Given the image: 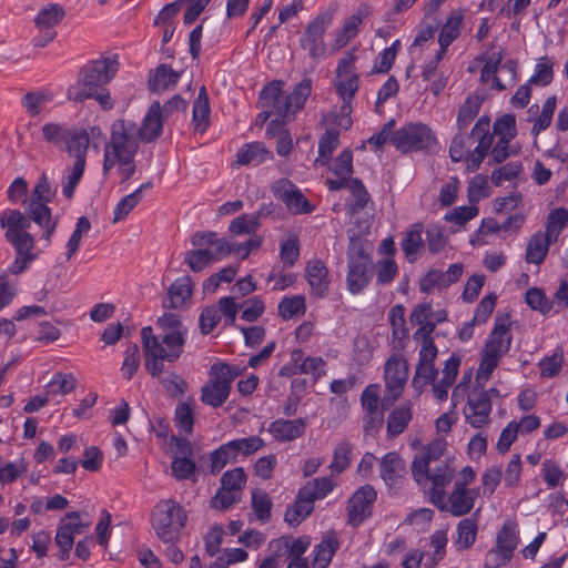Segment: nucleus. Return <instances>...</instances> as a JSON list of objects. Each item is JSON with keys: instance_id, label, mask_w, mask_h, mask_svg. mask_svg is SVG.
Instances as JSON below:
<instances>
[{"instance_id": "nucleus-49", "label": "nucleus", "mask_w": 568, "mask_h": 568, "mask_svg": "<svg viewBox=\"0 0 568 568\" xmlns=\"http://www.w3.org/2000/svg\"><path fill=\"white\" fill-rule=\"evenodd\" d=\"M77 387V378L71 373H55L47 385V394L67 395Z\"/></svg>"}, {"instance_id": "nucleus-26", "label": "nucleus", "mask_w": 568, "mask_h": 568, "mask_svg": "<svg viewBox=\"0 0 568 568\" xmlns=\"http://www.w3.org/2000/svg\"><path fill=\"white\" fill-rule=\"evenodd\" d=\"M235 164L257 166L273 160V153L263 142H248L243 144L235 154Z\"/></svg>"}, {"instance_id": "nucleus-1", "label": "nucleus", "mask_w": 568, "mask_h": 568, "mask_svg": "<svg viewBox=\"0 0 568 568\" xmlns=\"http://www.w3.org/2000/svg\"><path fill=\"white\" fill-rule=\"evenodd\" d=\"M27 214L19 210L7 209L0 215V226L4 230L6 241L14 248L16 257L8 271L12 275H19L27 271L30 264L38 258L34 252L36 240L28 230L33 221L42 229V239L50 244L51 236L55 232L58 217H53L48 203L27 201Z\"/></svg>"}, {"instance_id": "nucleus-8", "label": "nucleus", "mask_w": 568, "mask_h": 568, "mask_svg": "<svg viewBox=\"0 0 568 568\" xmlns=\"http://www.w3.org/2000/svg\"><path fill=\"white\" fill-rule=\"evenodd\" d=\"M390 142L403 152L425 151L436 144V136L426 124L408 123L393 132Z\"/></svg>"}, {"instance_id": "nucleus-2", "label": "nucleus", "mask_w": 568, "mask_h": 568, "mask_svg": "<svg viewBox=\"0 0 568 568\" xmlns=\"http://www.w3.org/2000/svg\"><path fill=\"white\" fill-rule=\"evenodd\" d=\"M158 325L164 329H171L161 339L153 334L151 326H145L141 331L144 366L153 377H159L163 373L164 361L173 363L180 358L187 336V328L182 325L180 316L174 313H165L160 316Z\"/></svg>"}, {"instance_id": "nucleus-32", "label": "nucleus", "mask_w": 568, "mask_h": 568, "mask_svg": "<svg viewBox=\"0 0 568 568\" xmlns=\"http://www.w3.org/2000/svg\"><path fill=\"white\" fill-rule=\"evenodd\" d=\"M68 153L75 158L73 165L85 166L90 136L85 130H72L65 140Z\"/></svg>"}, {"instance_id": "nucleus-43", "label": "nucleus", "mask_w": 568, "mask_h": 568, "mask_svg": "<svg viewBox=\"0 0 568 568\" xmlns=\"http://www.w3.org/2000/svg\"><path fill=\"white\" fill-rule=\"evenodd\" d=\"M339 145V130L331 129L327 130L318 141V158L315 160V164L328 165L333 152Z\"/></svg>"}, {"instance_id": "nucleus-42", "label": "nucleus", "mask_w": 568, "mask_h": 568, "mask_svg": "<svg viewBox=\"0 0 568 568\" xmlns=\"http://www.w3.org/2000/svg\"><path fill=\"white\" fill-rule=\"evenodd\" d=\"M152 183L146 182L140 185L134 192L124 196L114 209L113 222H119L128 216V214L140 203L143 192L152 189Z\"/></svg>"}, {"instance_id": "nucleus-57", "label": "nucleus", "mask_w": 568, "mask_h": 568, "mask_svg": "<svg viewBox=\"0 0 568 568\" xmlns=\"http://www.w3.org/2000/svg\"><path fill=\"white\" fill-rule=\"evenodd\" d=\"M422 234H423V225L415 224L404 235V237L400 242V246L407 257L416 255L418 253V251L420 250V247L424 245V240L422 237Z\"/></svg>"}, {"instance_id": "nucleus-18", "label": "nucleus", "mask_w": 568, "mask_h": 568, "mask_svg": "<svg viewBox=\"0 0 568 568\" xmlns=\"http://www.w3.org/2000/svg\"><path fill=\"white\" fill-rule=\"evenodd\" d=\"M272 192L293 214H310L314 211V205L311 204L295 184L286 179L276 181L272 185Z\"/></svg>"}, {"instance_id": "nucleus-16", "label": "nucleus", "mask_w": 568, "mask_h": 568, "mask_svg": "<svg viewBox=\"0 0 568 568\" xmlns=\"http://www.w3.org/2000/svg\"><path fill=\"white\" fill-rule=\"evenodd\" d=\"M493 409L491 400L485 386H475L467 396V405L464 408L466 422L475 428H480L489 424Z\"/></svg>"}, {"instance_id": "nucleus-27", "label": "nucleus", "mask_w": 568, "mask_h": 568, "mask_svg": "<svg viewBox=\"0 0 568 568\" xmlns=\"http://www.w3.org/2000/svg\"><path fill=\"white\" fill-rule=\"evenodd\" d=\"M460 366V358L453 354L444 365L442 378L432 384V392L436 399L444 402L448 398V390L454 384Z\"/></svg>"}, {"instance_id": "nucleus-5", "label": "nucleus", "mask_w": 568, "mask_h": 568, "mask_svg": "<svg viewBox=\"0 0 568 568\" xmlns=\"http://www.w3.org/2000/svg\"><path fill=\"white\" fill-rule=\"evenodd\" d=\"M118 70L119 62L115 58H100L87 62L80 69L77 82L68 88V100L74 102L89 100L95 94V89L105 88Z\"/></svg>"}, {"instance_id": "nucleus-35", "label": "nucleus", "mask_w": 568, "mask_h": 568, "mask_svg": "<svg viewBox=\"0 0 568 568\" xmlns=\"http://www.w3.org/2000/svg\"><path fill=\"white\" fill-rule=\"evenodd\" d=\"M65 11L58 3H49L43 7L34 18V24L40 32L54 31L53 29L64 18Z\"/></svg>"}, {"instance_id": "nucleus-54", "label": "nucleus", "mask_w": 568, "mask_h": 568, "mask_svg": "<svg viewBox=\"0 0 568 568\" xmlns=\"http://www.w3.org/2000/svg\"><path fill=\"white\" fill-rule=\"evenodd\" d=\"M554 62L549 57H542L535 65L534 74L529 78L528 83L546 87L554 79Z\"/></svg>"}, {"instance_id": "nucleus-24", "label": "nucleus", "mask_w": 568, "mask_h": 568, "mask_svg": "<svg viewBox=\"0 0 568 568\" xmlns=\"http://www.w3.org/2000/svg\"><path fill=\"white\" fill-rule=\"evenodd\" d=\"M305 429L306 423L303 418H277L268 425L267 432L276 442L288 443L302 437Z\"/></svg>"}, {"instance_id": "nucleus-7", "label": "nucleus", "mask_w": 568, "mask_h": 568, "mask_svg": "<svg viewBox=\"0 0 568 568\" xmlns=\"http://www.w3.org/2000/svg\"><path fill=\"white\" fill-rule=\"evenodd\" d=\"M243 372L237 365L214 363L209 371V382L201 387V400L213 408L221 407L229 398L232 383Z\"/></svg>"}, {"instance_id": "nucleus-61", "label": "nucleus", "mask_w": 568, "mask_h": 568, "mask_svg": "<svg viewBox=\"0 0 568 568\" xmlns=\"http://www.w3.org/2000/svg\"><path fill=\"white\" fill-rule=\"evenodd\" d=\"M376 272V284L387 285L394 281L398 273V266L394 258H383L373 264V270Z\"/></svg>"}, {"instance_id": "nucleus-64", "label": "nucleus", "mask_w": 568, "mask_h": 568, "mask_svg": "<svg viewBox=\"0 0 568 568\" xmlns=\"http://www.w3.org/2000/svg\"><path fill=\"white\" fill-rule=\"evenodd\" d=\"M542 478L549 489L557 487L564 479L565 473L560 465L552 459H545L541 464Z\"/></svg>"}, {"instance_id": "nucleus-56", "label": "nucleus", "mask_w": 568, "mask_h": 568, "mask_svg": "<svg viewBox=\"0 0 568 568\" xmlns=\"http://www.w3.org/2000/svg\"><path fill=\"white\" fill-rule=\"evenodd\" d=\"M91 229V223L87 216L78 219L75 229L67 243V260L70 261L78 252L83 235H87Z\"/></svg>"}, {"instance_id": "nucleus-19", "label": "nucleus", "mask_w": 568, "mask_h": 568, "mask_svg": "<svg viewBox=\"0 0 568 568\" xmlns=\"http://www.w3.org/2000/svg\"><path fill=\"white\" fill-rule=\"evenodd\" d=\"M191 244L194 247L205 246L206 251L211 253V260L214 263L224 260L233 252L231 242L225 237H219L217 233L213 231L195 232L191 236Z\"/></svg>"}, {"instance_id": "nucleus-60", "label": "nucleus", "mask_w": 568, "mask_h": 568, "mask_svg": "<svg viewBox=\"0 0 568 568\" xmlns=\"http://www.w3.org/2000/svg\"><path fill=\"white\" fill-rule=\"evenodd\" d=\"M305 311V297L302 295L284 297L278 304V314L284 320H290L296 315L304 314Z\"/></svg>"}, {"instance_id": "nucleus-14", "label": "nucleus", "mask_w": 568, "mask_h": 568, "mask_svg": "<svg viewBox=\"0 0 568 568\" xmlns=\"http://www.w3.org/2000/svg\"><path fill=\"white\" fill-rule=\"evenodd\" d=\"M427 463L423 462V469H413V478L419 487H422L428 497L436 491H444L445 487L452 483L455 476V469L449 465L448 460H443L436 465L427 467Z\"/></svg>"}, {"instance_id": "nucleus-6", "label": "nucleus", "mask_w": 568, "mask_h": 568, "mask_svg": "<svg viewBox=\"0 0 568 568\" xmlns=\"http://www.w3.org/2000/svg\"><path fill=\"white\" fill-rule=\"evenodd\" d=\"M187 513L173 498L161 499L151 513V526L161 541H179Z\"/></svg>"}, {"instance_id": "nucleus-20", "label": "nucleus", "mask_w": 568, "mask_h": 568, "mask_svg": "<svg viewBox=\"0 0 568 568\" xmlns=\"http://www.w3.org/2000/svg\"><path fill=\"white\" fill-rule=\"evenodd\" d=\"M282 85V81H273L266 84L260 92L258 104L262 109H270L280 118H286L292 112L287 97L283 94Z\"/></svg>"}, {"instance_id": "nucleus-58", "label": "nucleus", "mask_w": 568, "mask_h": 568, "mask_svg": "<svg viewBox=\"0 0 568 568\" xmlns=\"http://www.w3.org/2000/svg\"><path fill=\"white\" fill-rule=\"evenodd\" d=\"M212 255L206 251L205 246L190 250L184 254V263L192 272H201L210 264L214 263L211 260Z\"/></svg>"}, {"instance_id": "nucleus-23", "label": "nucleus", "mask_w": 568, "mask_h": 568, "mask_svg": "<svg viewBox=\"0 0 568 568\" xmlns=\"http://www.w3.org/2000/svg\"><path fill=\"white\" fill-rule=\"evenodd\" d=\"M165 118L162 114L161 104L154 101L148 109L142 123L138 124V135L144 143H151L160 138Z\"/></svg>"}, {"instance_id": "nucleus-39", "label": "nucleus", "mask_w": 568, "mask_h": 568, "mask_svg": "<svg viewBox=\"0 0 568 568\" xmlns=\"http://www.w3.org/2000/svg\"><path fill=\"white\" fill-rule=\"evenodd\" d=\"M335 481L331 477H318L306 481L298 490L313 504L325 498L335 488Z\"/></svg>"}, {"instance_id": "nucleus-51", "label": "nucleus", "mask_w": 568, "mask_h": 568, "mask_svg": "<svg viewBox=\"0 0 568 568\" xmlns=\"http://www.w3.org/2000/svg\"><path fill=\"white\" fill-rule=\"evenodd\" d=\"M352 453L353 447L347 442H342L335 447L333 460L329 464L332 475H339L349 466Z\"/></svg>"}, {"instance_id": "nucleus-37", "label": "nucleus", "mask_w": 568, "mask_h": 568, "mask_svg": "<svg viewBox=\"0 0 568 568\" xmlns=\"http://www.w3.org/2000/svg\"><path fill=\"white\" fill-rule=\"evenodd\" d=\"M192 113V123L195 131L201 133L205 132L210 123L211 108L209 95L204 87L200 89L199 95L193 103Z\"/></svg>"}, {"instance_id": "nucleus-9", "label": "nucleus", "mask_w": 568, "mask_h": 568, "mask_svg": "<svg viewBox=\"0 0 568 568\" xmlns=\"http://www.w3.org/2000/svg\"><path fill=\"white\" fill-rule=\"evenodd\" d=\"M264 446L265 442L258 436L230 440L212 453V471H220L226 464L236 462L239 456L248 457Z\"/></svg>"}, {"instance_id": "nucleus-21", "label": "nucleus", "mask_w": 568, "mask_h": 568, "mask_svg": "<svg viewBox=\"0 0 568 568\" xmlns=\"http://www.w3.org/2000/svg\"><path fill=\"white\" fill-rule=\"evenodd\" d=\"M329 171L335 179H326L325 185L329 191H338L354 180L353 174V152L349 149L343 150L329 164Z\"/></svg>"}, {"instance_id": "nucleus-25", "label": "nucleus", "mask_w": 568, "mask_h": 568, "mask_svg": "<svg viewBox=\"0 0 568 568\" xmlns=\"http://www.w3.org/2000/svg\"><path fill=\"white\" fill-rule=\"evenodd\" d=\"M305 277L312 295L321 298L327 295L331 282L324 262L317 258L308 261L305 267Z\"/></svg>"}, {"instance_id": "nucleus-63", "label": "nucleus", "mask_w": 568, "mask_h": 568, "mask_svg": "<svg viewBox=\"0 0 568 568\" xmlns=\"http://www.w3.org/2000/svg\"><path fill=\"white\" fill-rule=\"evenodd\" d=\"M52 100V95L44 91H36L27 93L22 99V105L27 112L36 116L40 114L43 106Z\"/></svg>"}, {"instance_id": "nucleus-17", "label": "nucleus", "mask_w": 568, "mask_h": 568, "mask_svg": "<svg viewBox=\"0 0 568 568\" xmlns=\"http://www.w3.org/2000/svg\"><path fill=\"white\" fill-rule=\"evenodd\" d=\"M376 498V490L368 484L355 490L346 506L348 524L356 527L369 517Z\"/></svg>"}, {"instance_id": "nucleus-11", "label": "nucleus", "mask_w": 568, "mask_h": 568, "mask_svg": "<svg viewBox=\"0 0 568 568\" xmlns=\"http://www.w3.org/2000/svg\"><path fill=\"white\" fill-rule=\"evenodd\" d=\"M408 379L407 361L400 354H393L384 366L385 393L382 405H393L403 394Z\"/></svg>"}, {"instance_id": "nucleus-46", "label": "nucleus", "mask_w": 568, "mask_h": 568, "mask_svg": "<svg viewBox=\"0 0 568 568\" xmlns=\"http://www.w3.org/2000/svg\"><path fill=\"white\" fill-rule=\"evenodd\" d=\"M310 544L308 537H300L297 539L282 537L274 542L277 555H280L281 551L288 552L291 559L302 558V555L307 550Z\"/></svg>"}, {"instance_id": "nucleus-47", "label": "nucleus", "mask_w": 568, "mask_h": 568, "mask_svg": "<svg viewBox=\"0 0 568 568\" xmlns=\"http://www.w3.org/2000/svg\"><path fill=\"white\" fill-rule=\"evenodd\" d=\"M481 105V99L478 95H469L459 106L457 115V126L459 131L465 130L477 116Z\"/></svg>"}, {"instance_id": "nucleus-29", "label": "nucleus", "mask_w": 568, "mask_h": 568, "mask_svg": "<svg viewBox=\"0 0 568 568\" xmlns=\"http://www.w3.org/2000/svg\"><path fill=\"white\" fill-rule=\"evenodd\" d=\"M405 474V463L396 452L387 453L381 460V477L389 487L396 485Z\"/></svg>"}, {"instance_id": "nucleus-12", "label": "nucleus", "mask_w": 568, "mask_h": 568, "mask_svg": "<svg viewBox=\"0 0 568 568\" xmlns=\"http://www.w3.org/2000/svg\"><path fill=\"white\" fill-rule=\"evenodd\" d=\"M357 57L354 50L343 54L337 61L334 88L342 101H353L359 89V74L356 69Z\"/></svg>"}, {"instance_id": "nucleus-62", "label": "nucleus", "mask_w": 568, "mask_h": 568, "mask_svg": "<svg viewBox=\"0 0 568 568\" xmlns=\"http://www.w3.org/2000/svg\"><path fill=\"white\" fill-rule=\"evenodd\" d=\"M562 365L564 352L561 348L556 349V352L552 355L544 357L538 363V366L540 368V375L547 378L556 377L560 373Z\"/></svg>"}, {"instance_id": "nucleus-48", "label": "nucleus", "mask_w": 568, "mask_h": 568, "mask_svg": "<svg viewBox=\"0 0 568 568\" xmlns=\"http://www.w3.org/2000/svg\"><path fill=\"white\" fill-rule=\"evenodd\" d=\"M400 50V41L395 40L392 45L379 52L374 61L372 73L386 74L392 69L398 51Z\"/></svg>"}, {"instance_id": "nucleus-53", "label": "nucleus", "mask_w": 568, "mask_h": 568, "mask_svg": "<svg viewBox=\"0 0 568 568\" xmlns=\"http://www.w3.org/2000/svg\"><path fill=\"white\" fill-rule=\"evenodd\" d=\"M311 93L312 80L305 78L295 85L294 90L290 94H286L292 114L304 106Z\"/></svg>"}, {"instance_id": "nucleus-55", "label": "nucleus", "mask_w": 568, "mask_h": 568, "mask_svg": "<svg viewBox=\"0 0 568 568\" xmlns=\"http://www.w3.org/2000/svg\"><path fill=\"white\" fill-rule=\"evenodd\" d=\"M568 222V212L564 207L552 210L546 222V231L544 233L549 236L550 240L557 241L560 232Z\"/></svg>"}, {"instance_id": "nucleus-45", "label": "nucleus", "mask_w": 568, "mask_h": 568, "mask_svg": "<svg viewBox=\"0 0 568 568\" xmlns=\"http://www.w3.org/2000/svg\"><path fill=\"white\" fill-rule=\"evenodd\" d=\"M519 530L514 521H506L496 535L495 545L514 556L519 544Z\"/></svg>"}, {"instance_id": "nucleus-38", "label": "nucleus", "mask_w": 568, "mask_h": 568, "mask_svg": "<svg viewBox=\"0 0 568 568\" xmlns=\"http://www.w3.org/2000/svg\"><path fill=\"white\" fill-rule=\"evenodd\" d=\"M314 510V504L298 490L295 501L284 515V520L292 527L298 526Z\"/></svg>"}, {"instance_id": "nucleus-40", "label": "nucleus", "mask_w": 568, "mask_h": 568, "mask_svg": "<svg viewBox=\"0 0 568 568\" xmlns=\"http://www.w3.org/2000/svg\"><path fill=\"white\" fill-rule=\"evenodd\" d=\"M345 189L349 190L352 196V199L345 204L348 214L352 216L357 214L367 205L371 196L359 179L352 180Z\"/></svg>"}, {"instance_id": "nucleus-41", "label": "nucleus", "mask_w": 568, "mask_h": 568, "mask_svg": "<svg viewBox=\"0 0 568 568\" xmlns=\"http://www.w3.org/2000/svg\"><path fill=\"white\" fill-rule=\"evenodd\" d=\"M365 13L362 10H358L356 13L348 17L341 30L337 31L336 38L334 41V47L336 49L344 48L349 41H352L358 33L359 27L363 23V19Z\"/></svg>"}, {"instance_id": "nucleus-28", "label": "nucleus", "mask_w": 568, "mask_h": 568, "mask_svg": "<svg viewBox=\"0 0 568 568\" xmlns=\"http://www.w3.org/2000/svg\"><path fill=\"white\" fill-rule=\"evenodd\" d=\"M413 417V405L410 402H403L395 407L387 417V435L390 438L400 435L408 426Z\"/></svg>"}, {"instance_id": "nucleus-59", "label": "nucleus", "mask_w": 568, "mask_h": 568, "mask_svg": "<svg viewBox=\"0 0 568 568\" xmlns=\"http://www.w3.org/2000/svg\"><path fill=\"white\" fill-rule=\"evenodd\" d=\"M273 503L270 496L260 489L252 493V509L257 519L262 523H267L271 518Z\"/></svg>"}, {"instance_id": "nucleus-22", "label": "nucleus", "mask_w": 568, "mask_h": 568, "mask_svg": "<svg viewBox=\"0 0 568 568\" xmlns=\"http://www.w3.org/2000/svg\"><path fill=\"white\" fill-rule=\"evenodd\" d=\"M508 318L497 317L483 352L501 358L510 349L513 336L509 331Z\"/></svg>"}, {"instance_id": "nucleus-33", "label": "nucleus", "mask_w": 568, "mask_h": 568, "mask_svg": "<svg viewBox=\"0 0 568 568\" xmlns=\"http://www.w3.org/2000/svg\"><path fill=\"white\" fill-rule=\"evenodd\" d=\"M555 242L540 231L532 234L527 243L526 262L534 264L542 263L548 254L549 246Z\"/></svg>"}, {"instance_id": "nucleus-44", "label": "nucleus", "mask_w": 568, "mask_h": 568, "mask_svg": "<svg viewBox=\"0 0 568 568\" xmlns=\"http://www.w3.org/2000/svg\"><path fill=\"white\" fill-rule=\"evenodd\" d=\"M180 74L170 65L161 64L156 68L153 78L149 80L150 89L153 92H162L178 83Z\"/></svg>"}, {"instance_id": "nucleus-31", "label": "nucleus", "mask_w": 568, "mask_h": 568, "mask_svg": "<svg viewBox=\"0 0 568 568\" xmlns=\"http://www.w3.org/2000/svg\"><path fill=\"white\" fill-rule=\"evenodd\" d=\"M464 22V11L462 9L452 10L440 28L438 44L442 48H448L462 33Z\"/></svg>"}, {"instance_id": "nucleus-15", "label": "nucleus", "mask_w": 568, "mask_h": 568, "mask_svg": "<svg viewBox=\"0 0 568 568\" xmlns=\"http://www.w3.org/2000/svg\"><path fill=\"white\" fill-rule=\"evenodd\" d=\"M346 285L353 295L366 288L373 277V261L363 248L348 252Z\"/></svg>"}, {"instance_id": "nucleus-13", "label": "nucleus", "mask_w": 568, "mask_h": 568, "mask_svg": "<svg viewBox=\"0 0 568 568\" xmlns=\"http://www.w3.org/2000/svg\"><path fill=\"white\" fill-rule=\"evenodd\" d=\"M333 13L323 11L311 20L305 28L304 34L300 39L301 47L307 51L308 57L313 60L324 58L326 53V44L324 34L332 24Z\"/></svg>"}, {"instance_id": "nucleus-10", "label": "nucleus", "mask_w": 568, "mask_h": 568, "mask_svg": "<svg viewBox=\"0 0 568 568\" xmlns=\"http://www.w3.org/2000/svg\"><path fill=\"white\" fill-rule=\"evenodd\" d=\"M479 496L477 488H462L454 486L452 493L447 496L444 491L432 494L430 503L440 511H448L455 517L469 514Z\"/></svg>"}, {"instance_id": "nucleus-36", "label": "nucleus", "mask_w": 568, "mask_h": 568, "mask_svg": "<svg viewBox=\"0 0 568 568\" xmlns=\"http://www.w3.org/2000/svg\"><path fill=\"white\" fill-rule=\"evenodd\" d=\"M446 450V442L443 439H435L429 443L419 455H417L412 463V470L423 469V462L427 463V467L443 463L444 453Z\"/></svg>"}, {"instance_id": "nucleus-4", "label": "nucleus", "mask_w": 568, "mask_h": 568, "mask_svg": "<svg viewBox=\"0 0 568 568\" xmlns=\"http://www.w3.org/2000/svg\"><path fill=\"white\" fill-rule=\"evenodd\" d=\"M490 120L480 116L471 129L470 134L457 133L449 146V156L453 162L466 161L470 171H476L493 145V135L489 133Z\"/></svg>"}, {"instance_id": "nucleus-30", "label": "nucleus", "mask_w": 568, "mask_h": 568, "mask_svg": "<svg viewBox=\"0 0 568 568\" xmlns=\"http://www.w3.org/2000/svg\"><path fill=\"white\" fill-rule=\"evenodd\" d=\"M192 291L193 283L189 275L176 278L168 291V304L164 303V306L174 310L181 308L191 300Z\"/></svg>"}, {"instance_id": "nucleus-34", "label": "nucleus", "mask_w": 568, "mask_h": 568, "mask_svg": "<svg viewBox=\"0 0 568 568\" xmlns=\"http://www.w3.org/2000/svg\"><path fill=\"white\" fill-rule=\"evenodd\" d=\"M478 531V518L477 513L473 516L462 519L456 527L457 537L455 539V546L458 550H465L470 548L477 537Z\"/></svg>"}, {"instance_id": "nucleus-3", "label": "nucleus", "mask_w": 568, "mask_h": 568, "mask_svg": "<svg viewBox=\"0 0 568 568\" xmlns=\"http://www.w3.org/2000/svg\"><path fill=\"white\" fill-rule=\"evenodd\" d=\"M140 140L138 123L119 119L111 124L110 139L104 144L102 173L106 176L118 166L121 183L129 181L135 173L134 158L139 151Z\"/></svg>"}, {"instance_id": "nucleus-50", "label": "nucleus", "mask_w": 568, "mask_h": 568, "mask_svg": "<svg viewBox=\"0 0 568 568\" xmlns=\"http://www.w3.org/2000/svg\"><path fill=\"white\" fill-rule=\"evenodd\" d=\"M337 549L338 541L336 538H327L322 540L315 547L313 565L316 568H326Z\"/></svg>"}, {"instance_id": "nucleus-52", "label": "nucleus", "mask_w": 568, "mask_h": 568, "mask_svg": "<svg viewBox=\"0 0 568 568\" xmlns=\"http://www.w3.org/2000/svg\"><path fill=\"white\" fill-rule=\"evenodd\" d=\"M437 376L438 371L434 364L417 363L412 385L418 393H422L427 385L435 382Z\"/></svg>"}]
</instances>
